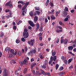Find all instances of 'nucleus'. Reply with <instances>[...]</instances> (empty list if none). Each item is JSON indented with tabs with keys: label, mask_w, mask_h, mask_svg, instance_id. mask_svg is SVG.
Returning <instances> with one entry per match:
<instances>
[{
	"label": "nucleus",
	"mask_w": 76,
	"mask_h": 76,
	"mask_svg": "<svg viewBox=\"0 0 76 76\" xmlns=\"http://www.w3.org/2000/svg\"><path fill=\"white\" fill-rule=\"evenodd\" d=\"M59 41H60V40H59V39L57 38V39L56 43H57V44H58V42H59Z\"/></svg>",
	"instance_id": "obj_58"
},
{
	"label": "nucleus",
	"mask_w": 76,
	"mask_h": 76,
	"mask_svg": "<svg viewBox=\"0 0 76 76\" xmlns=\"http://www.w3.org/2000/svg\"><path fill=\"white\" fill-rule=\"evenodd\" d=\"M70 15H68L66 17V18L68 19H70Z\"/></svg>",
	"instance_id": "obj_53"
},
{
	"label": "nucleus",
	"mask_w": 76,
	"mask_h": 76,
	"mask_svg": "<svg viewBox=\"0 0 76 76\" xmlns=\"http://www.w3.org/2000/svg\"><path fill=\"white\" fill-rule=\"evenodd\" d=\"M3 76H8V71L6 68H4L3 69Z\"/></svg>",
	"instance_id": "obj_1"
},
{
	"label": "nucleus",
	"mask_w": 76,
	"mask_h": 76,
	"mask_svg": "<svg viewBox=\"0 0 76 76\" xmlns=\"http://www.w3.org/2000/svg\"><path fill=\"white\" fill-rule=\"evenodd\" d=\"M41 71L42 74L44 76H46V74H45L46 73L44 72V70H41Z\"/></svg>",
	"instance_id": "obj_13"
},
{
	"label": "nucleus",
	"mask_w": 76,
	"mask_h": 76,
	"mask_svg": "<svg viewBox=\"0 0 76 76\" xmlns=\"http://www.w3.org/2000/svg\"><path fill=\"white\" fill-rule=\"evenodd\" d=\"M36 26H37V29H39V24H38V23H37L36 24Z\"/></svg>",
	"instance_id": "obj_41"
},
{
	"label": "nucleus",
	"mask_w": 76,
	"mask_h": 76,
	"mask_svg": "<svg viewBox=\"0 0 76 76\" xmlns=\"http://www.w3.org/2000/svg\"><path fill=\"white\" fill-rule=\"evenodd\" d=\"M33 53L34 54H35V53H36V50L35 49L33 50Z\"/></svg>",
	"instance_id": "obj_57"
},
{
	"label": "nucleus",
	"mask_w": 76,
	"mask_h": 76,
	"mask_svg": "<svg viewBox=\"0 0 76 76\" xmlns=\"http://www.w3.org/2000/svg\"><path fill=\"white\" fill-rule=\"evenodd\" d=\"M15 42L17 44H19V42H20V40H19V39H17L16 40Z\"/></svg>",
	"instance_id": "obj_24"
},
{
	"label": "nucleus",
	"mask_w": 76,
	"mask_h": 76,
	"mask_svg": "<svg viewBox=\"0 0 76 76\" xmlns=\"http://www.w3.org/2000/svg\"><path fill=\"white\" fill-rule=\"evenodd\" d=\"M13 30H16V29H17V27H16V26H14L13 27Z\"/></svg>",
	"instance_id": "obj_32"
},
{
	"label": "nucleus",
	"mask_w": 76,
	"mask_h": 76,
	"mask_svg": "<svg viewBox=\"0 0 76 76\" xmlns=\"http://www.w3.org/2000/svg\"><path fill=\"white\" fill-rule=\"evenodd\" d=\"M33 69H31V72H32V73H33V74H35V70H33Z\"/></svg>",
	"instance_id": "obj_48"
},
{
	"label": "nucleus",
	"mask_w": 76,
	"mask_h": 76,
	"mask_svg": "<svg viewBox=\"0 0 76 76\" xmlns=\"http://www.w3.org/2000/svg\"><path fill=\"white\" fill-rule=\"evenodd\" d=\"M23 36L24 37V38H27L29 37V33H23Z\"/></svg>",
	"instance_id": "obj_5"
},
{
	"label": "nucleus",
	"mask_w": 76,
	"mask_h": 76,
	"mask_svg": "<svg viewBox=\"0 0 76 76\" xmlns=\"http://www.w3.org/2000/svg\"><path fill=\"white\" fill-rule=\"evenodd\" d=\"M42 69H46V66L45 65H43L42 66Z\"/></svg>",
	"instance_id": "obj_34"
},
{
	"label": "nucleus",
	"mask_w": 76,
	"mask_h": 76,
	"mask_svg": "<svg viewBox=\"0 0 76 76\" xmlns=\"http://www.w3.org/2000/svg\"><path fill=\"white\" fill-rule=\"evenodd\" d=\"M34 58H32L31 60V62H33V61H34Z\"/></svg>",
	"instance_id": "obj_63"
},
{
	"label": "nucleus",
	"mask_w": 76,
	"mask_h": 76,
	"mask_svg": "<svg viewBox=\"0 0 76 76\" xmlns=\"http://www.w3.org/2000/svg\"><path fill=\"white\" fill-rule=\"evenodd\" d=\"M69 20V19L67 18H66L64 20V22H67V20Z\"/></svg>",
	"instance_id": "obj_45"
},
{
	"label": "nucleus",
	"mask_w": 76,
	"mask_h": 76,
	"mask_svg": "<svg viewBox=\"0 0 76 76\" xmlns=\"http://www.w3.org/2000/svg\"><path fill=\"white\" fill-rule=\"evenodd\" d=\"M28 29L26 28H25L24 29V31L23 34H25L28 32Z\"/></svg>",
	"instance_id": "obj_12"
},
{
	"label": "nucleus",
	"mask_w": 76,
	"mask_h": 76,
	"mask_svg": "<svg viewBox=\"0 0 76 76\" xmlns=\"http://www.w3.org/2000/svg\"><path fill=\"white\" fill-rule=\"evenodd\" d=\"M9 16H10V18H12V13L11 12V11H10L9 13Z\"/></svg>",
	"instance_id": "obj_21"
},
{
	"label": "nucleus",
	"mask_w": 76,
	"mask_h": 76,
	"mask_svg": "<svg viewBox=\"0 0 76 76\" xmlns=\"http://www.w3.org/2000/svg\"><path fill=\"white\" fill-rule=\"evenodd\" d=\"M24 48L25 51L27 52L28 51V47L27 46H25Z\"/></svg>",
	"instance_id": "obj_31"
},
{
	"label": "nucleus",
	"mask_w": 76,
	"mask_h": 76,
	"mask_svg": "<svg viewBox=\"0 0 76 76\" xmlns=\"http://www.w3.org/2000/svg\"><path fill=\"white\" fill-rule=\"evenodd\" d=\"M68 50L69 51H72V50H73V47L72 46H70L68 47Z\"/></svg>",
	"instance_id": "obj_10"
},
{
	"label": "nucleus",
	"mask_w": 76,
	"mask_h": 76,
	"mask_svg": "<svg viewBox=\"0 0 76 76\" xmlns=\"http://www.w3.org/2000/svg\"><path fill=\"white\" fill-rule=\"evenodd\" d=\"M18 7H19V8H20V9H21V8H22V5H21V4H19L18 5Z\"/></svg>",
	"instance_id": "obj_44"
},
{
	"label": "nucleus",
	"mask_w": 76,
	"mask_h": 76,
	"mask_svg": "<svg viewBox=\"0 0 76 76\" xmlns=\"http://www.w3.org/2000/svg\"><path fill=\"white\" fill-rule=\"evenodd\" d=\"M12 25L13 26H15V25H16V23H15V22H13Z\"/></svg>",
	"instance_id": "obj_62"
},
{
	"label": "nucleus",
	"mask_w": 76,
	"mask_h": 76,
	"mask_svg": "<svg viewBox=\"0 0 76 76\" xmlns=\"http://www.w3.org/2000/svg\"><path fill=\"white\" fill-rule=\"evenodd\" d=\"M28 23L31 26H32V27H34L35 26V24L33 23V22L31 21V20H29L28 21Z\"/></svg>",
	"instance_id": "obj_7"
},
{
	"label": "nucleus",
	"mask_w": 76,
	"mask_h": 76,
	"mask_svg": "<svg viewBox=\"0 0 76 76\" xmlns=\"http://www.w3.org/2000/svg\"><path fill=\"white\" fill-rule=\"evenodd\" d=\"M58 67H59V65H58V64H56V70L58 69Z\"/></svg>",
	"instance_id": "obj_27"
},
{
	"label": "nucleus",
	"mask_w": 76,
	"mask_h": 76,
	"mask_svg": "<svg viewBox=\"0 0 76 76\" xmlns=\"http://www.w3.org/2000/svg\"><path fill=\"white\" fill-rule=\"evenodd\" d=\"M18 4H20V3L21 4H22V3H23V1H19L18 2Z\"/></svg>",
	"instance_id": "obj_40"
},
{
	"label": "nucleus",
	"mask_w": 76,
	"mask_h": 76,
	"mask_svg": "<svg viewBox=\"0 0 76 76\" xmlns=\"http://www.w3.org/2000/svg\"><path fill=\"white\" fill-rule=\"evenodd\" d=\"M64 11L65 12H69V9L67 7H65L64 9Z\"/></svg>",
	"instance_id": "obj_19"
},
{
	"label": "nucleus",
	"mask_w": 76,
	"mask_h": 76,
	"mask_svg": "<svg viewBox=\"0 0 76 76\" xmlns=\"http://www.w3.org/2000/svg\"><path fill=\"white\" fill-rule=\"evenodd\" d=\"M40 58H41V59H43V58H44V57L43 56H42V55H40Z\"/></svg>",
	"instance_id": "obj_61"
},
{
	"label": "nucleus",
	"mask_w": 76,
	"mask_h": 76,
	"mask_svg": "<svg viewBox=\"0 0 76 76\" xmlns=\"http://www.w3.org/2000/svg\"><path fill=\"white\" fill-rule=\"evenodd\" d=\"M64 72H60L59 74V76H63V75H64Z\"/></svg>",
	"instance_id": "obj_20"
},
{
	"label": "nucleus",
	"mask_w": 76,
	"mask_h": 76,
	"mask_svg": "<svg viewBox=\"0 0 76 76\" xmlns=\"http://www.w3.org/2000/svg\"><path fill=\"white\" fill-rule=\"evenodd\" d=\"M17 55L19 56H21V52H20V51H18L17 52Z\"/></svg>",
	"instance_id": "obj_29"
},
{
	"label": "nucleus",
	"mask_w": 76,
	"mask_h": 76,
	"mask_svg": "<svg viewBox=\"0 0 76 76\" xmlns=\"http://www.w3.org/2000/svg\"><path fill=\"white\" fill-rule=\"evenodd\" d=\"M57 28H59L60 29H63V28L61 26H58L57 27Z\"/></svg>",
	"instance_id": "obj_36"
},
{
	"label": "nucleus",
	"mask_w": 76,
	"mask_h": 76,
	"mask_svg": "<svg viewBox=\"0 0 76 76\" xmlns=\"http://www.w3.org/2000/svg\"><path fill=\"white\" fill-rule=\"evenodd\" d=\"M73 65H71V66L69 68V69H72V68H73Z\"/></svg>",
	"instance_id": "obj_64"
},
{
	"label": "nucleus",
	"mask_w": 76,
	"mask_h": 76,
	"mask_svg": "<svg viewBox=\"0 0 76 76\" xmlns=\"http://www.w3.org/2000/svg\"><path fill=\"white\" fill-rule=\"evenodd\" d=\"M34 41H35V40L33 39L30 41H28V44L30 45H31V46H33V45H34Z\"/></svg>",
	"instance_id": "obj_2"
},
{
	"label": "nucleus",
	"mask_w": 76,
	"mask_h": 76,
	"mask_svg": "<svg viewBox=\"0 0 76 76\" xmlns=\"http://www.w3.org/2000/svg\"><path fill=\"white\" fill-rule=\"evenodd\" d=\"M55 10L54 9H52V11L50 13V14H53V13H54V12Z\"/></svg>",
	"instance_id": "obj_46"
},
{
	"label": "nucleus",
	"mask_w": 76,
	"mask_h": 76,
	"mask_svg": "<svg viewBox=\"0 0 76 76\" xmlns=\"http://www.w3.org/2000/svg\"><path fill=\"white\" fill-rule=\"evenodd\" d=\"M10 10L9 9H7L5 10V12L6 13H7V12H10Z\"/></svg>",
	"instance_id": "obj_47"
},
{
	"label": "nucleus",
	"mask_w": 76,
	"mask_h": 76,
	"mask_svg": "<svg viewBox=\"0 0 76 76\" xmlns=\"http://www.w3.org/2000/svg\"><path fill=\"white\" fill-rule=\"evenodd\" d=\"M51 53H52V56L53 57H54V56H55V55H56V54H57V53H56V51L54 50H52Z\"/></svg>",
	"instance_id": "obj_8"
},
{
	"label": "nucleus",
	"mask_w": 76,
	"mask_h": 76,
	"mask_svg": "<svg viewBox=\"0 0 76 76\" xmlns=\"http://www.w3.org/2000/svg\"><path fill=\"white\" fill-rule=\"evenodd\" d=\"M69 53L70 54H71V55H72V56H75V54L74 53H73L72 52H69Z\"/></svg>",
	"instance_id": "obj_55"
},
{
	"label": "nucleus",
	"mask_w": 76,
	"mask_h": 76,
	"mask_svg": "<svg viewBox=\"0 0 76 76\" xmlns=\"http://www.w3.org/2000/svg\"><path fill=\"white\" fill-rule=\"evenodd\" d=\"M29 14L30 16H34V13H33V11H31L29 13Z\"/></svg>",
	"instance_id": "obj_14"
},
{
	"label": "nucleus",
	"mask_w": 76,
	"mask_h": 76,
	"mask_svg": "<svg viewBox=\"0 0 76 76\" xmlns=\"http://www.w3.org/2000/svg\"><path fill=\"white\" fill-rule=\"evenodd\" d=\"M68 42V39H63V41H62V42H61V44H63L64 43V44L66 45Z\"/></svg>",
	"instance_id": "obj_4"
},
{
	"label": "nucleus",
	"mask_w": 76,
	"mask_h": 76,
	"mask_svg": "<svg viewBox=\"0 0 76 76\" xmlns=\"http://www.w3.org/2000/svg\"><path fill=\"white\" fill-rule=\"evenodd\" d=\"M43 28L42 27H40L39 31H42V30H43Z\"/></svg>",
	"instance_id": "obj_37"
},
{
	"label": "nucleus",
	"mask_w": 76,
	"mask_h": 76,
	"mask_svg": "<svg viewBox=\"0 0 76 76\" xmlns=\"http://www.w3.org/2000/svg\"><path fill=\"white\" fill-rule=\"evenodd\" d=\"M36 13L38 15H39L40 14H41V13L40 12H39L38 11H36Z\"/></svg>",
	"instance_id": "obj_33"
},
{
	"label": "nucleus",
	"mask_w": 76,
	"mask_h": 76,
	"mask_svg": "<svg viewBox=\"0 0 76 76\" xmlns=\"http://www.w3.org/2000/svg\"><path fill=\"white\" fill-rule=\"evenodd\" d=\"M34 21H38V17L37 16H35L34 18Z\"/></svg>",
	"instance_id": "obj_25"
},
{
	"label": "nucleus",
	"mask_w": 76,
	"mask_h": 76,
	"mask_svg": "<svg viewBox=\"0 0 76 76\" xmlns=\"http://www.w3.org/2000/svg\"><path fill=\"white\" fill-rule=\"evenodd\" d=\"M45 23H47V22H48V20H47V18H45Z\"/></svg>",
	"instance_id": "obj_54"
},
{
	"label": "nucleus",
	"mask_w": 76,
	"mask_h": 76,
	"mask_svg": "<svg viewBox=\"0 0 76 76\" xmlns=\"http://www.w3.org/2000/svg\"><path fill=\"white\" fill-rule=\"evenodd\" d=\"M61 58L62 60H64V57L63 56H62L61 57Z\"/></svg>",
	"instance_id": "obj_60"
},
{
	"label": "nucleus",
	"mask_w": 76,
	"mask_h": 76,
	"mask_svg": "<svg viewBox=\"0 0 76 76\" xmlns=\"http://www.w3.org/2000/svg\"><path fill=\"white\" fill-rule=\"evenodd\" d=\"M5 51H10V48L7 47L5 49Z\"/></svg>",
	"instance_id": "obj_16"
},
{
	"label": "nucleus",
	"mask_w": 76,
	"mask_h": 76,
	"mask_svg": "<svg viewBox=\"0 0 76 76\" xmlns=\"http://www.w3.org/2000/svg\"><path fill=\"white\" fill-rule=\"evenodd\" d=\"M49 4L50 6H51V7H53V6H54V4L53 3V2H50L49 3Z\"/></svg>",
	"instance_id": "obj_26"
},
{
	"label": "nucleus",
	"mask_w": 76,
	"mask_h": 76,
	"mask_svg": "<svg viewBox=\"0 0 76 76\" xmlns=\"http://www.w3.org/2000/svg\"><path fill=\"white\" fill-rule=\"evenodd\" d=\"M35 10H39V7H35Z\"/></svg>",
	"instance_id": "obj_39"
},
{
	"label": "nucleus",
	"mask_w": 76,
	"mask_h": 76,
	"mask_svg": "<svg viewBox=\"0 0 76 76\" xmlns=\"http://www.w3.org/2000/svg\"><path fill=\"white\" fill-rule=\"evenodd\" d=\"M36 75H37L38 76H40V75H42V73H41L39 72L38 71L36 72Z\"/></svg>",
	"instance_id": "obj_15"
},
{
	"label": "nucleus",
	"mask_w": 76,
	"mask_h": 76,
	"mask_svg": "<svg viewBox=\"0 0 76 76\" xmlns=\"http://www.w3.org/2000/svg\"><path fill=\"white\" fill-rule=\"evenodd\" d=\"M42 35V33H40L38 35L39 37H41Z\"/></svg>",
	"instance_id": "obj_52"
},
{
	"label": "nucleus",
	"mask_w": 76,
	"mask_h": 76,
	"mask_svg": "<svg viewBox=\"0 0 76 76\" xmlns=\"http://www.w3.org/2000/svg\"><path fill=\"white\" fill-rule=\"evenodd\" d=\"M5 5L7 6H9L10 8H12V7L13 6H12V4H10V2H9L7 3H6L5 4Z\"/></svg>",
	"instance_id": "obj_6"
},
{
	"label": "nucleus",
	"mask_w": 76,
	"mask_h": 76,
	"mask_svg": "<svg viewBox=\"0 0 76 76\" xmlns=\"http://www.w3.org/2000/svg\"><path fill=\"white\" fill-rule=\"evenodd\" d=\"M27 70H28V69H27V68H25L23 72V73H24V74L26 73V72H27Z\"/></svg>",
	"instance_id": "obj_17"
},
{
	"label": "nucleus",
	"mask_w": 76,
	"mask_h": 76,
	"mask_svg": "<svg viewBox=\"0 0 76 76\" xmlns=\"http://www.w3.org/2000/svg\"><path fill=\"white\" fill-rule=\"evenodd\" d=\"M26 62H27V60H26V59H25L23 61V64H26Z\"/></svg>",
	"instance_id": "obj_22"
},
{
	"label": "nucleus",
	"mask_w": 76,
	"mask_h": 76,
	"mask_svg": "<svg viewBox=\"0 0 76 76\" xmlns=\"http://www.w3.org/2000/svg\"><path fill=\"white\" fill-rule=\"evenodd\" d=\"M22 22V21L21 20L19 21L18 23L17 24V25H19L20 23H21Z\"/></svg>",
	"instance_id": "obj_51"
},
{
	"label": "nucleus",
	"mask_w": 76,
	"mask_h": 76,
	"mask_svg": "<svg viewBox=\"0 0 76 76\" xmlns=\"http://www.w3.org/2000/svg\"><path fill=\"white\" fill-rule=\"evenodd\" d=\"M46 75H47L48 76H50V73H46Z\"/></svg>",
	"instance_id": "obj_56"
},
{
	"label": "nucleus",
	"mask_w": 76,
	"mask_h": 76,
	"mask_svg": "<svg viewBox=\"0 0 76 76\" xmlns=\"http://www.w3.org/2000/svg\"><path fill=\"white\" fill-rule=\"evenodd\" d=\"M29 4V2H27L25 4V5L22 8V10H23L25 9H26L27 7L28 6V4Z\"/></svg>",
	"instance_id": "obj_3"
},
{
	"label": "nucleus",
	"mask_w": 76,
	"mask_h": 76,
	"mask_svg": "<svg viewBox=\"0 0 76 76\" xmlns=\"http://www.w3.org/2000/svg\"><path fill=\"white\" fill-rule=\"evenodd\" d=\"M21 41L23 42H25V41H26V40L25 39V38H21Z\"/></svg>",
	"instance_id": "obj_35"
},
{
	"label": "nucleus",
	"mask_w": 76,
	"mask_h": 76,
	"mask_svg": "<svg viewBox=\"0 0 76 76\" xmlns=\"http://www.w3.org/2000/svg\"><path fill=\"white\" fill-rule=\"evenodd\" d=\"M45 65H47V64H48V60H45Z\"/></svg>",
	"instance_id": "obj_43"
},
{
	"label": "nucleus",
	"mask_w": 76,
	"mask_h": 76,
	"mask_svg": "<svg viewBox=\"0 0 76 76\" xmlns=\"http://www.w3.org/2000/svg\"><path fill=\"white\" fill-rule=\"evenodd\" d=\"M64 69V68L63 66H61L59 70V71H61V70H63Z\"/></svg>",
	"instance_id": "obj_28"
},
{
	"label": "nucleus",
	"mask_w": 76,
	"mask_h": 76,
	"mask_svg": "<svg viewBox=\"0 0 76 76\" xmlns=\"http://www.w3.org/2000/svg\"><path fill=\"white\" fill-rule=\"evenodd\" d=\"M64 37H61V42H62L63 41V38H64Z\"/></svg>",
	"instance_id": "obj_50"
},
{
	"label": "nucleus",
	"mask_w": 76,
	"mask_h": 76,
	"mask_svg": "<svg viewBox=\"0 0 76 76\" xmlns=\"http://www.w3.org/2000/svg\"><path fill=\"white\" fill-rule=\"evenodd\" d=\"M10 53H11V54H13L14 53V50L13 49H11L10 50Z\"/></svg>",
	"instance_id": "obj_30"
},
{
	"label": "nucleus",
	"mask_w": 76,
	"mask_h": 76,
	"mask_svg": "<svg viewBox=\"0 0 76 76\" xmlns=\"http://www.w3.org/2000/svg\"><path fill=\"white\" fill-rule=\"evenodd\" d=\"M50 18L51 19V20H55L56 19V17L54 15H52L50 16Z\"/></svg>",
	"instance_id": "obj_11"
},
{
	"label": "nucleus",
	"mask_w": 76,
	"mask_h": 76,
	"mask_svg": "<svg viewBox=\"0 0 76 76\" xmlns=\"http://www.w3.org/2000/svg\"><path fill=\"white\" fill-rule=\"evenodd\" d=\"M19 63L21 66H23V62L20 61L19 62Z\"/></svg>",
	"instance_id": "obj_49"
},
{
	"label": "nucleus",
	"mask_w": 76,
	"mask_h": 76,
	"mask_svg": "<svg viewBox=\"0 0 76 76\" xmlns=\"http://www.w3.org/2000/svg\"><path fill=\"white\" fill-rule=\"evenodd\" d=\"M54 57H53V56H51L50 58V61L51 62L53 61L54 60Z\"/></svg>",
	"instance_id": "obj_18"
},
{
	"label": "nucleus",
	"mask_w": 76,
	"mask_h": 76,
	"mask_svg": "<svg viewBox=\"0 0 76 76\" xmlns=\"http://www.w3.org/2000/svg\"><path fill=\"white\" fill-rule=\"evenodd\" d=\"M54 59H53V61H56V58H57V56H54Z\"/></svg>",
	"instance_id": "obj_38"
},
{
	"label": "nucleus",
	"mask_w": 76,
	"mask_h": 76,
	"mask_svg": "<svg viewBox=\"0 0 76 76\" xmlns=\"http://www.w3.org/2000/svg\"><path fill=\"white\" fill-rule=\"evenodd\" d=\"M72 61V58H70L68 60V64H70Z\"/></svg>",
	"instance_id": "obj_23"
},
{
	"label": "nucleus",
	"mask_w": 76,
	"mask_h": 76,
	"mask_svg": "<svg viewBox=\"0 0 76 76\" xmlns=\"http://www.w3.org/2000/svg\"><path fill=\"white\" fill-rule=\"evenodd\" d=\"M39 39L40 41H42V37H40L39 38Z\"/></svg>",
	"instance_id": "obj_59"
},
{
	"label": "nucleus",
	"mask_w": 76,
	"mask_h": 76,
	"mask_svg": "<svg viewBox=\"0 0 76 76\" xmlns=\"http://www.w3.org/2000/svg\"><path fill=\"white\" fill-rule=\"evenodd\" d=\"M62 13V15L63 16V17H65V18H66V15H67V12L65 11H63Z\"/></svg>",
	"instance_id": "obj_9"
},
{
	"label": "nucleus",
	"mask_w": 76,
	"mask_h": 76,
	"mask_svg": "<svg viewBox=\"0 0 76 76\" xmlns=\"http://www.w3.org/2000/svg\"><path fill=\"white\" fill-rule=\"evenodd\" d=\"M64 63H65V64L67 65V61L66 59H65L64 61Z\"/></svg>",
	"instance_id": "obj_42"
}]
</instances>
